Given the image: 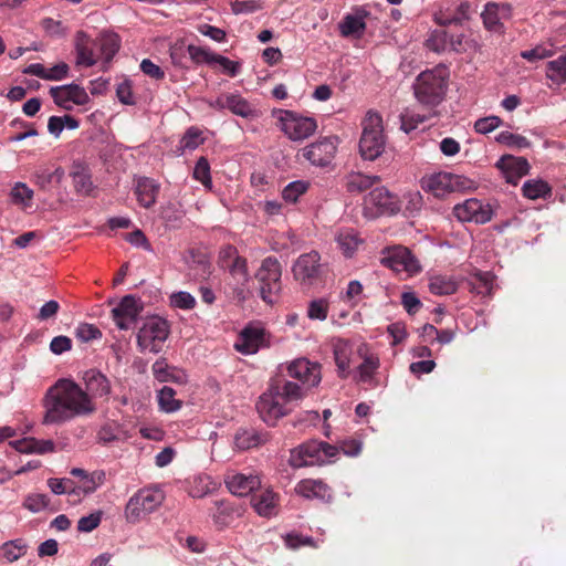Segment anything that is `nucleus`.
I'll return each instance as SVG.
<instances>
[{
    "instance_id": "f257e3e1",
    "label": "nucleus",
    "mask_w": 566,
    "mask_h": 566,
    "mask_svg": "<svg viewBox=\"0 0 566 566\" xmlns=\"http://www.w3.org/2000/svg\"><path fill=\"white\" fill-rule=\"evenodd\" d=\"M87 392L70 378H61L51 386L43 398L44 424H61L96 411V405Z\"/></svg>"
},
{
    "instance_id": "f03ea898",
    "label": "nucleus",
    "mask_w": 566,
    "mask_h": 566,
    "mask_svg": "<svg viewBox=\"0 0 566 566\" xmlns=\"http://www.w3.org/2000/svg\"><path fill=\"white\" fill-rule=\"evenodd\" d=\"M304 396L305 391L301 385L290 380H276L260 396L256 410L265 423L275 426L280 418L292 412Z\"/></svg>"
},
{
    "instance_id": "7ed1b4c3",
    "label": "nucleus",
    "mask_w": 566,
    "mask_h": 566,
    "mask_svg": "<svg viewBox=\"0 0 566 566\" xmlns=\"http://www.w3.org/2000/svg\"><path fill=\"white\" fill-rule=\"evenodd\" d=\"M449 71L443 65L421 72L413 84L415 96L423 105L440 104L448 88Z\"/></svg>"
},
{
    "instance_id": "20e7f679",
    "label": "nucleus",
    "mask_w": 566,
    "mask_h": 566,
    "mask_svg": "<svg viewBox=\"0 0 566 566\" xmlns=\"http://www.w3.org/2000/svg\"><path fill=\"white\" fill-rule=\"evenodd\" d=\"M384 149L382 118L377 113L368 112L363 122V134L359 140L360 155L366 160H375Z\"/></svg>"
},
{
    "instance_id": "39448f33",
    "label": "nucleus",
    "mask_w": 566,
    "mask_h": 566,
    "mask_svg": "<svg viewBox=\"0 0 566 566\" xmlns=\"http://www.w3.org/2000/svg\"><path fill=\"white\" fill-rule=\"evenodd\" d=\"M338 454V448L324 441L312 440L293 449L290 463L294 468L324 464Z\"/></svg>"
},
{
    "instance_id": "423d86ee",
    "label": "nucleus",
    "mask_w": 566,
    "mask_h": 566,
    "mask_svg": "<svg viewBox=\"0 0 566 566\" xmlns=\"http://www.w3.org/2000/svg\"><path fill=\"white\" fill-rule=\"evenodd\" d=\"M165 493L159 488H145L136 492L125 506V517L129 523H137L156 511L164 502Z\"/></svg>"
},
{
    "instance_id": "0eeeda50",
    "label": "nucleus",
    "mask_w": 566,
    "mask_h": 566,
    "mask_svg": "<svg viewBox=\"0 0 566 566\" xmlns=\"http://www.w3.org/2000/svg\"><path fill=\"white\" fill-rule=\"evenodd\" d=\"M282 266L274 256L265 258L259 268L255 279L259 284V293L261 298L273 304L282 290Z\"/></svg>"
},
{
    "instance_id": "6e6552de",
    "label": "nucleus",
    "mask_w": 566,
    "mask_h": 566,
    "mask_svg": "<svg viewBox=\"0 0 566 566\" xmlns=\"http://www.w3.org/2000/svg\"><path fill=\"white\" fill-rule=\"evenodd\" d=\"M169 324L159 316L146 319L137 333V345L140 352L158 354L169 336Z\"/></svg>"
},
{
    "instance_id": "1a4fd4ad",
    "label": "nucleus",
    "mask_w": 566,
    "mask_h": 566,
    "mask_svg": "<svg viewBox=\"0 0 566 566\" xmlns=\"http://www.w3.org/2000/svg\"><path fill=\"white\" fill-rule=\"evenodd\" d=\"M273 116L279 119L282 132L294 142L308 138L317 128L314 118L302 116L293 111L276 109L273 111Z\"/></svg>"
},
{
    "instance_id": "9d476101",
    "label": "nucleus",
    "mask_w": 566,
    "mask_h": 566,
    "mask_svg": "<svg viewBox=\"0 0 566 566\" xmlns=\"http://www.w3.org/2000/svg\"><path fill=\"white\" fill-rule=\"evenodd\" d=\"M292 273L301 285L312 286L322 280L324 266L321 263V255L316 251L301 254L292 266Z\"/></svg>"
},
{
    "instance_id": "9b49d317",
    "label": "nucleus",
    "mask_w": 566,
    "mask_h": 566,
    "mask_svg": "<svg viewBox=\"0 0 566 566\" xmlns=\"http://www.w3.org/2000/svg\"><path fill=\"white\" fill-rule=\"evenodd\" d=\"M365 214L376 218L381 214H395L400 210L397 197L385 187H376L365 197Z\"/></svg>"
},
{
    "instance_id": "f8f14e48",
    "label": "nucleus",
    "mask_w": 566,
    "mask_h": 566,
    "mask_svg": "<svg viewBox=\"0 0 566 566\" xmlns=\"http://www.w3.org/2000/svg\"><path fill=\"white\" fill-rule=\"evenodd\" d=\"M381 263L397 273H405L406 277H410L421 270L419 261L411 251L401 245L387 249Z\"/></svg>"
},
{
    "instance_id": "ddd939ff",
    "label": "nucleus",
    "mask_w": 566,
    "mask_h": 566,
    "mask_svg": "<svg viewBox=\"0 0 566 566\" xmlns=\"http://www.w3.org/2000/svg\"><path fill=\"white\" fill-rule=\"evenodd\" d=\"M453 216L461 222L483 224L492 219V209L488 203L471 198L453 208Z\"/></svg>"
},
{
    "instance_id": "4468645a",
    "label": "nucleus",
    "mask_w": 566,
    "mask_h": 566,
    "mask_svg": "<svg viewBox=\"0 0 566 566\" xmlns=\"http://www.w3.org/2000/svg\"><path fill=\"white\" fill-rule=\"evenodd\" d=\"M50 95L54 103L65 111H72L73 105L83 106L90 102L86 91L77 84L53 86L50 88Z\"/></svg>"
},
{
    "instance_id": "2eb2a0df",
    "label": "nucleus",
    "mask_w": 566,
    "mask_h": 566,
    "mask_svg": "<svg viewBox=\"0 0 566 566\" xmlns=\"http://www.w3.org/2000/svg\"><path fill=\"white\" fill-rule=\"evenodd\" d=\"M75 63L77 66L91 67L98 60V44L96 39H92L86 32L80 30L74 36Z\"/></svg>"
},
{
    "instance_id": "dca6fc26",
    "label": "nucleus",
    "mask_w": 566,
    "mask_h": 566,
    "mask_svg": "<svg viewBox=\"0 0 566 566\" xmlns=\"http://www.w3.org/2000/svg\"><path fill=\"white\" fill-rule=\"evenodd\" d=\"M143 311L142 302L133 295H126L112 310V317L119 329H128Z\"/></svg>"
},
{
    "instance_id": "f3484780",
    "label": "nucleus",
    "mask_w": 566,
    "mask_h": 566,
    "mask_svg": "<svg viewBox=\"0 0 566 566\" xmlns=\"http://www.w3.org/2000/svg\"><path fill=\"white\" fill-rule=\"evenodd\" d=\"M336 153L334 137H324L302 149V155L312 165L326 167L329 165Z\"/></svg>"
},
{
    "instance_id": "a211bd4d",
    "label": "nucleus",
    "mask_w": 566,
    "mask_h": 566,
    "mask_svg": "<svg viewBox=\"0 0 566 566\" xmlns=\"http://www.w3.org/2000/svg\"><path fill=\"white\" fill-rule=\"evenodd\" d=\"M291 378L298 380L303 386L314 387L321 381V366L305 358L296 359L287 366Z\"/></svg>"
},
{
    "instance_id": "6ab92c4d",
    "label": "nucleus",
    "mask_w": 566,
    "mask_h": 566,
    "mask_svg": "<svg viewBox=\"0 0 566 566\" xmlns=\"http://www.w3.org/2000/svg\"><path fill=\"white\" fill-rule=\"evenodd\" d=\"M85 388L84 392H87L90 400L94 401L96 398H103L108 400L112 394V385L109 379L98 369H88L83 374L82 377Z\"/></svg>"
},
{
    "instance_id": "aec40b11",
    "label": "nucleus",
    "mask_w": 566,
    "mask_h": 566,
    "mask_svg": "<svg viewBox=\"0 0 566 566\" xmlns=\"http://www.w3.org/2000/svg\"><path fill=\"white\" fill-rule=\"evenodd\" d=\"M496 167L502 170L506 181L512 185H516L530 170V164L524 157H515L512 155L502 156L497 160Z\"/></svg>"
},
{
    "instance_id": "412c9836",
    "label": "nucleus",
    "mask_w": 566,
    "mask_h": 566,
    "mask_svg": "<svg viewBox=\"0 0 566 566\" xmlns=\"http://www.w3.org/2000/svg\"><path fill=\"white\" fill-rule=\"evenodd\" d=\"M228 490L237 496H247L251 492L258 490L261 480L258 475L249 473H232L224 479Z\"/></svg>"
},
{
    "instance_id": "4be33fe9",
    "label": "nucleus",
    "mask_w": 566,
    "mask_h": 566,
    "mask_svg": "<svg viewBox=\"0 0 566 566\" xmlns=\"http://www.w3.org/2000/svg\"><path fill=\"white\" fill-rule=\"evenodd\" d=\"M455 178L454 175L449 172L433 174L421 179V187L434 197L442 198L454 190Z\"/></svg>"
},
{
    "instance_id": "5701e85b",
    "label": "nucleus",
    "mask_w": 566,
    "mask_h": 566,
    "mask_svg": "<svg viewBox=\"0 0 566 566\" xmlns=\"http://www.w3.org/2000/svg\"><path fill=\"white\" fill-rule=\"evenodd\" d=\"M295 492L305 499H316L324 502H329L333 497L331 486L319 479L301 480L295 486Z\"/></svg>"
},
{
    "instance_id": "b1692460",
    "label": "nucleus",
    "mask_w": 566,
    "mask_h": 566,
    "mask_svg": "<svg viewBox=\"0 0 566 566\" xmlns=\"http://www.w3.org/2000/svg\"><path fill=\"white\" fill-rule=\"evenodd\" d=\"M471 4L468 1L461 2L454 11L449 8L439 9L433 13V21L440 27H448L451 24L462 25L464 21L470 19Z\"/></svg>"
},
{
    "instance_id": "393cba45",
    "label": "nucleus",
    "mask_w": 566,
    "mask_h": 566,
    "mask_svg": "<svg viewBox=\"0 0 566 566\" xmlns=\"http://www.w3.org/2000/svg\"><path fill=\"white\" fill-rule=\"evenodd\" d=\"M494 279L495 276L489 271L474 270L464 279V282L471 293L486 297L492 295Z\"/></svg>"
},
{
    "instance_id": "a878e982",
    "label": "nucleus",
    "mask_w": 566,
    "mask_h": 566,
    "mask_svg": "<svg viewBox=\"0 0 566 566\" xmlns=\"http://www.w3.org/2000/svg\"><path fill=\"white\" fill-rule=\"evenodd\" d=\"M507 12V6H500L494 2L486 3L483 12L481 13L484 28L495 33H504V25L501 22V19L505 18Z\"/></svg>"
},
{
    "instance_id": "bb28decb",
    "label": "nucleus",
    "mask_w": 566,
    "mask_h": 566,
    "mask_svg": "<svg viewBox=\"0 0 566 566\" xmlns=\"http://www.w3.org/2000/svg\"><path fill=\"white\" fill-rule=\"evenodd\" d=\"M251 504L260 516H274L279 512V494L266 489L254 494L251 499Z\"/></svg>"
},
{
    "instance_id": "cd10ccee",
    "label": "nucleus",
    "mask_w": 566,
    "mask_h": 566,
    "mask_svg": "<svg viewBox=\"0 0 566 566\" xmlns=\"http://www.w3.org/2000/svg\"><path fill=\"white\" fill-rule=\"evenodd\" d=\"M227 109L245 119H255L260 111L239 93H228Z\"/></svg>"
},
{
    "instance_id": "c85d7f7f",
    "label": "nucleus",
    "mask_w": 566,
    "mask_h": 566,
    "mask_svg": "<svg viewBox=\"0 0 566 566\" xmlns=\"http://www.w3.org/2000/svg\"><path fill=\"white\" fill-rule=\"evenodd\" d=\"M160 185L154 179L142 177L136 182L135 193L138 202L146 209L153 207L159 193Z\"/></svg>"
},
{
    "instance_id": "c756f323",
    "label": "nucleus",
    "mask_w": 566,
    "mask_h": 566,
    "mask_svg": "<svg viewBox=\"0 0 566 566\" xmlns=\"http://www.w3.org/2000/svg\"><path fill=\"white\" fill-rule=\"evenodd\" d=\"M264 340V331L259 327H245L241 332L240 343L235 344L237 350L242 354H254Z\"/></svg>"
},
{
    "instance_id": "7c9ffc66",
    "label": "nucleus",
    "mask_w": 566,
    "mask_h": 566,
    "mask_svg": "<svg viewBox=\"0 0 566 566\" xmlns=\"http://www.w3.org/2000/svg\"><path fill=\"white\" fill-rule=\"evenodd\" d=\"M378 176H368L359 171H352L343 178V187L349 193H360L378 184Z\"/></svg>"
},
{
    "instance_id": "2f4dec72",
    "label": "nucleus",
    "mask_w": 566,
    "mask_h": 566,
    "mask_svg": "<svg viewBox=\"0 0 566 566\" xmlns=\"http://www.w3.org/2000/svg\"><path fill=\"white\" fill-rule=\"evenodd\" d=\"M99 59L105 64L111 63L120 49V38L114 32H102L97 38Z\"/></svg>"
},
{
    "instance_id": "473e14b6",
    "label": "nucleus",
    "mask_w": 566,
    "mask_h": 566,
    "mask_svg": "<svg viewBox=\"0 0 566 566\" xmlns=\"http://www.w3.org/2000/svg\"><path fill=\"white\" fill-rule=\"evenodd\" d=\"M368 13L365 10H357L355 14H347L339 23V31L343 36H357L359 38L365 29L366 23L364 19Z\"/></svg>"
},
{
    "instance_id": "72a5a7b5",
    "label": "nucleus",
    "mask_w": 566,
    "mask_h": 566,
    "mask_svg": "<svg viewBox=\"0 0 566 566\" xmlns=\"http://www.w3.org/2000/svg\"><path fill=\"white\" fill-rule=\"evenodd\" d=\"M266 441V434L254 429L240 428L234 436V444L239 450H249Z\"/></svg>"
},
{
    "instance_id": "f704fd0d",
    "label": "nucleus",
    "mask_w": 566,
    "mask_h": 566,
    "mask_svg": "<svg viewBox=\"0 0 566 566\" xmlns=\"http://www.w3.org/2000/svg\"><path fill=\"white\" fill-rule=\"evenodd\" d=\"M20 453H46L54 451V442L51 440L21 439L10 442Z\"/></svg>"
},
{
    "instance_id": "c9c22d12",
    "label": "nucleus",
    "mask_w": 566,
    "mask_h": 566,
    "mask_svg": "<svg viewBox=\"0 0 566 566\" xmlns=\"http://www.w3.org/2000/svg\"><path fill=\"white\" fill-rule=\"evenodd\" d=\"M522 193L531 200L547 199L552 196V187L543 179H530L524 182Z\"/></svg>"
},
{
    "instance_id": "e433bc0d",
    "label": "nucleus",
    "mask_w": 566,
    "mask_h": 566,
    "mask_svg": "<svg viewBox=\"0 0 566 566\" xmlns=\"http://www.w3.org/2000/svg\"><path fill=\"white\" fill-rule=\"evenodd\" d=\"M335 240L339 250L347 258H350L361 243L357 232L353 229L339 230Z\"/></svg>"
},
{
    "instance_id": "4c0bfd02",
    "label": "nucleus",
    "mask_w": 566,
    "mask_h": 566,
    "mask_svg": "<svg viewBox=\"0 0 566 566\" xmlns=\"http://www.w3.org/2000/svg\"><path fill=\"white\" fill-rule=\"evenodd\" d=\"M429 290L434 295H451L458 291V282L449 275H434L430 279Z\"/></svg>"
},
{
    "instance_id": "58836bf2",
    "label": "nucleus",
    "mask_w": 566,
    "mask_h": 566,
    "mask_svg": "<svg viewBox=\"0 0 566 566\" xmlns=\"http://www.w3.org/2000/svg\"><path fill=\"white\" fill-rule=\"evenodd\" d=\"M27 553V545L23 539L18 538L8 541L0 546V559L7 563H13L24 556Z\"/></svg>"
},
{
    "instance_id": "ea45409f",
    "label": "nucleus",
    "mask_w": 566,
    "mask_h": 566,
    "mask_svg": "<svg viewBox=\"0 0 566 566\" xmlns=\"http://www.w3.org/2000/svg\"><path fill=\"white\" fill-rule=\"evenodd\" d=\"M546 76L557 85L566 84V54L547 62Z\"/></svg>"
},
{
    "instance_id": "a19ab883",
    "label": "nucleus",
    "mask_w": 566,
    "mask_h": 566,
    "mask_svg": "<svg viewBox=\"0 0 566 566\" xmlns=\"http://www.w3.org/2000/svg\"><path fill=\"white\" fill-rule=\"evenodd\" d=\"M157 398L160 410L165 412H175L182 407V401L176 398V391L169 386H164Z\"/></svg>"
},
{
    "instance_id": "79ce46f5",
    "label": "nucleus",
    "mask_w": 566,
    "mask_h": 566,
    "mask_svg": "<svg viewBox=\"0 0 566 566\" xmlns=\"http://www.w3.org/2000/svg\"><path fill=\"white\" fill-rule=\"evenodd\" d=\"M424 45L436 53L446 52L449 50V33L446 30H433L427 38Z\"/></svg>"
},
{
    "instance_id": "37998d69",
    "label": "nucleus",
    "mask_w": 566,
    "mask_h": 566,
    "mask_svg": "<svg viewBox=\"0 0 566 566\" xmlns=\"http://www.w3.org/2000/svg\"><path fill=\"white\" fill-rule=\"evenodd\" d=\"M155 378L161 382L177 381L181 382L182 377L175 374V369L169 367L165 359L156 360L151 366Z\"/></svg>"
},
{
    "instance_id": "c03bdc74",
    "label": "nucleus",
    "mask_w": 566,
    "mask_h": 566,
    "mask_svg": "<svg viewBox=\"0 0 566 566\" xmlns=\"http://www.w3.org/2000/svg\"><path fill=\"white\" fill-rule=\"evenodd\" d=\"M185 211L178 203L169 202L161 210V218L166 224L170 228H179L182 223Z\"/></svg>"
},
{
    "instance_id": "a18cd8bd",
    "label": "nucleus",
    "mask_w": 566,
    "mask_h": 566,
    "mask_svg": "<svg viewBox=\"0 0 566 566\" xmlns=\"http://www.w3.org/2000/svg\"><path fill=\"white\" fill-rule=\"evenodd\" d=\"M378 367V357L374 355L366 356L364 361L358 366V380L361 382H370Z\"/></svg>"
},
{
    "instance_id": "49530a36",
    "label": "nucleus",
    "mask_w": 566,
    "mask_h": 566,
    "mask_svg": "<svg viewBox=\"0 0 566 566\" xmlns=\"http://www.w3.org/2000/svg\"><path fill=\"white\" fill-rule=\"evenodd\" d=\"M329 303L326 298L312 300L307 306V317L310 319L325 321L328 315Z\"/></svg>"
},
{
    "instance_id": "de8ad7c7",
    "label": "nucleus",
    "mask_w": 566,
    "mask_h": 566,
    "mask_svg": "<svg viewBox=\"0 0 566 566\" xmlns=\"http://www.w3.org/2000/svg\"><path fill=\"white\" fill-rule=\"evenodd\" d=\"M232 506L222 501L216 504V512L212 514V518L219 528H223L232 522Z\"/></svg>"
},
{
    "instance_id": "09e8293b",
    "label": "nucleus",
    "mask_w": 566,
    "mask_h": 566,
    "mask_svg": "<svg viewBox=\"0 0 566 566\" xmlns=\"http://www.w3.org/2000/svg\"><path fill=\"white\" fill-rule=\"evenodd\" d=\"M308 189V182L304 180H296L290 182L284 187L282 191V197L286 202H296L297 199L304 195Z\"/></svg>"
},
{
    "instance_id": "8fccbe9b",
    "label": "nucleus",
    "mask_w": 566,
    "mask_h": 566,
    "mask_svg": "<svg viewBox=\"0 0 566 566\" xmlns=\"http://www.w3.org/2000/svg\"><path fill=\"white\" fill-rule=\"evenodd\" d=\"M105 473L102 471H95L84 479L80 480L78 490H82L84 495L93 493L101 484H103Z\"/></svg>"
},
{
    "instance_id": "3c124183",
    "label": "nucleus",
    "mask_w": 566,
    "mask_h": 566,
    "mask_svg": "<svg viewBox=\"0 0 566 566\" xmlns=\"http://www.w3.org/2000/svg\"><path fill=\"white\" fill-rule=\"evenodd\" d=\"M496 140L501 144L507 145L510 147H516L520 149L527 148L531 146V142L526 137L506 130L501 132L497 135Z\"/></svg>"
},
{
    "instance_id": "603ef678",
    "label": "nucleus",
    "mask_w": 566,
    "mask_h": 566,
    "mask_svg": "<svg viewBox=\"0 0 566 566\" xmlns=\"http://www.w3.org/2000/svg\"><path fill=\"white\" fill-rule=\"evenodd\" d=\"M73 184L75 191L81 195L88 196L93 190V182L91 176L84 171H75L73 175Z\"/></svg>"
},
{
    "instance_id": "864d4df0",
    "label": "nucleus",
    "mask_w": 566,
    "mask_h": 566,
    "mask_svg": "<svg viewBox=\"0 0 566 566\" xmlns=\"http://www.w3.org/2000/svg\"><path fill=\"white\" fill-rule=\"evenodd\" d=\"M187 51L189 53L190 59L197 64H211L214 62L217 56V54L210 52L209 50L193 44H189Z\"/></svg>"
},
{
    "instance_id": "5fc2aeb1",
    "label": "nucleus",
    "mask_w": 566,
    "mask_h": 566,
    "mask_svg": "<svg viewBox=\"0 0 566 566\" xmlns=\"http://www.w3.org/2000/svg\"><path fill=\"white\" fill-rule=\"evenodd\" d=\"M193 178L205 187L211 186L210 165L207 158L200 157L193 169Z\"/></svg>"
},
{
    "instance_id": "6e6d98bb",
    "label": "nucleus",
    "mask_w": 566,
    "mask_h": 566,
    "mask_svg": "<svg viewBox=\"0 0 566 566\" xmlns=\"http://www.w3.org/2000/svg\"><path fill=\"white\" fill-rule=\"evenodd\" d=\"M75 336L81 342L87 343L90 340L99 339L102 332L93 324L82 323L75 328Z\"/></svg>"
},
{
    "instance_id": "4d7b16f0",
    "label": "nucleus",
    "mask_w": 566,
    "mask_h": 566,
    "mask_svg": "<svg viewBox=\"0 0 566 566\" xmlns=\"http://www.w3.org/2000/svg\"><path fill=\"white\" fill-rule=\"evenodd\" d=\"M474 45L475 42L467 39L463 33L457 35L449 34V51L454 53H464Z\"/></svg>"
},
{
    "instance_id": "13d9d810",
    "label": "nucleus",
    "mask_w": 566,
    "mask_h": 566,
    "mask_svg": "<svg viewBox=\"0 0 566 566\" xmlns=\"http://www.w3.org/2000/svg\"><path fill=\"white\" fill-rule=\"evenodd\" d=\"M49 503L50 499L45 494L36 493L29 494L23 502V506L33 513H38L44 510Z\"/></svg>"
},
{
    "instance_id": "bf43d9fd",
    "label": "nucleus",
    "mask_w": 566,
    "mask_h": 566,
    "mask_svg": "<svg viewBox=\"0 0 566 566\" xmlns=\"http://www.w3.org/2000/svg\"><path fill=\"white\" fill-rule=\"evenodd\" d=\"M400 120L401 129H403L406 133H410L411 130L416 129L419 124L426 120V116L406 109L403 113H401Z\"/></svg>"
},
{
    "instance_id": "052dcab7",
    "label": "nucleus",
    "mask_w": 566,
    "mask_h": 566,
    "mask_svg": "<svg viewBox=\"0 0 566 566\" xmlns=\"http://www.w3.org/2000/svg\"><path fill=\"white\" fill-rule=\"evenodd\" d=\"M502 124V119L499 116H488L479 118L474 123V129L479 134H488L496 129Z\"/></svg>"
},
{
    "instance_id": "680f3d73",
    "label": "nucleus",
    "mask_w": 566,
    "mask_h": 566,
    "mask_svg": "<svg viewBox=\"0 0 566 566\" xmlns=\"http://www.w3.org/2000/svg\"><path fill=\"white\" fill-rule=\"evenodd\" d=\"M202 142L201 132L198 128L190 127L181 138L180 145L184 149L192 150L202 144Z\"/></svg>"
},
{
    "instance_id": "e2e57ef3",
    "label": "nucleus",
    "mask_w": 566,
    "mask_h": 566,
    "mask_svg": "<svg viewBox=\"0 0 566 566\" xmlns=\"http://www.w3.org/2000/svg\"><path fill=\"white\" fill-rule=\"evenodd\" d=\"M263 8L262 2L258 0H235L232 2V11L239 13H252Z\"/></svg>"
},
{
    "instance_id": "0e129e2a",
    "label": "nucleus",
    "mask_w": 566,
    "mask_h": 566,
    "mask_svg": "<svg viewBox=\"0 0 566 566\" xmlns=\"http://www.w3.org/2000/svg\"><path fill=\"white\" fill-rule=\"evenodd\" d=\"M170 302L175 307L182 310H192L196 305L195 297L188 292L174 293L170 296Z\"/></svg>"
},
{
    "instance_id": "69168bd1",
    "label": "nucleus",
    "mask_w": 566,
    "mask_h": 566,
    "mask_svg": "<svg viewBox=\"0 0 566 566\" xmlns=\"http://www.w3.org/2000/svg\"><path fill=\"white\" fill-rule=\"evenodd\" d=\"M102 520L101 512L92 513L87 516H83L77 522V530L78 532L88 533L95 530Z\"/></svg>"
},
{
    "instance_id": "338daca9",
    "label": "nucleus",
    "mask_w": 566,
    "mask_h": 566,
    "mask_svg": "<svg viewBox=\"0 0 566 566\" xmlns=\"http://www.w3.org/2000/svg\"><path fill=\"white\" fill-rule=\"evenodd\" d=\"M230 273L234 276H240L243 281L248 279V264L247 259L240 255L235 256L228 265Z\"/></svg>"
},
{
    "instance_id": "774afa93",
    "label": "nucleus",
    "mask_w": 566,
    "mask_h": 566,
    "mask_svg": "<svg viewBox=\"0 0 566 566\" xmlns=\"http://www.w3.org/2000/svg\"><path fill=\"white\" fill-rule=\"evenodd\" d=\"M335 363L342 378H346L349 370V357L345 348H335Z\"/></svg>"
}]
</instances>
